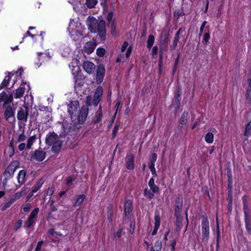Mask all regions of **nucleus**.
<instances>
[{
	"instance_id": "nucleus-1",
	"label": "nucleus",
	"mask_w": 251,
	"mask_h": 251,
	"mask_svg": "<svg viewBox=\"0 0 251 251\" xmlns=\"http://www.w3.org/2000/svg\"><path fill=\"white\" fill-rule=\"evenodd\" d=\"M91 97L87 96L86 104L80 109L78 100L71 101L68 105V112L74 124H82L85 121L89 111V106L91 105Z\"/></svg>"
},
{
	"instance_id": "nucleus-2",
	"label": "nucleus",
	"mask_w": 251,
	"mask_h": 251,
	"mask_svg": "<svg viewBox=\"0 0 251 251\" xmlns=\"http://www.w3.org/2000/svg\"><path fill=\"white\" fill-rule=\"evenodd\" d=\"M88 29L92 33H98L101 40L106 39V29L105 22L103 20L98 21L93 17H89L87 20Z\"/></svg>"
},
{
	"instance_id": "nucleus-3",
	"label": "nucleus",
	"mask_w": 251,
	"mask_h": 251,
	"mask_svg": "<svg viewBox=\"0 0 251 251\" xmlns=\"http://www.w3.org/2000/svg\"><path fill=\"white\" fill-rule=\"evenodd\" d=\"M19 163L17 161L12 162L4 171L3 173L4 179L2 182L4 186L6 185L8 180L13 176L15 170L19 167Z\"/></svg>"
},
{
	"instance_id": "nucleus-4",
	"label": "nucleus",
	"mask_w": 251,
	"mask_h": 251,
	"mask_svg": "<svg viewBox=\"0 0 251 251\" xmlns=\"http://www.w3.org/2000/svg\"><path fill=\"white\" fill-rule=\"evenodd\" d=\"M202 241L206 243L209 235V222L206 218H203L201 222Z\"/></svg>"
},
{
	"instance_id": "nucleus-5",
	"label": "nucleus",
	"mask_w": 251,
	"mask_h": 251,
	"mask_svg": "<svg viewBox=\"0 0 251 251\" xmlns=\"http://www.w3.org/2000/svg\"><path fill=\"white\" fill-rule=\"evenodd\" d=\"M161 37V38L164 37V39H161L159 43V57H163V53L168 48V43L169 41V34H162Z\"/></svg>"
},
{
	"instance_id": "nucleus-6",
	"label": "nucleus",
	"mask_w": 251,
	"mask_h": 251,
	"mask_svg": "<svg viewBox=\"0 0 251 251\" xmlns=\"http://www.w3.org/2000/svg\"><path fill=\"white\" fill-rule=\"evenodd\" d=\"M29 115V108L26 105H24L19 108L17 117L19 121L26 122Z\"/></svg>"
},
{
	"instance_id": "nucleus-7",
	"label": "nucleus",
	"mask_w": 251,
	"mask_h": 251,
	"mask_svg": "<svg viewBox=\"0 0 251 251\" xmlns=\"http://www.w3.org/2000/svg\"><path fill=\"white\" fill-rule=\"evenodd\" d=\"M39 110L45 122H49L52 119V109L50 107L40 105Z\"/></svg>"
},
{
	"instance_id": "nucleus-8",
	"label": "nucleus",
	"mask_w": 251,
	"mask_h": 251,
	"mask_svg": "<svg viewBox=\"0 0 251 251\" xmlns=\"http://www.w3.org/2000/svg\"><path fill=\"white\" fill-rule=\"evenodd\" d=\"M73 129L74 127L72 126L71 124L64 122L60 125L59 136L60 137H65Z\"/></svg>"
},
{
	"instance_id": "nucleus-9",
	"label": "nucleus",
	"mask_w": 251,
	"mask_h": 251,
	"mask_svg": "<svg viewBox=\"0 0 251 251\" xmlns=\"http://www.w3.org/2000/svg\"><path fill=\"white\" fill-rule=\"evenodd\" d=\"M46 153L42 150H37L34 151L30 152V160H35L41 162L43 161L46 157Z\"/></svg>"
},
{
	"instance_id": "nucleus-10",
	"label": "nucleus",
	"mask_w": 251,
	"mask_h": 251,
	"mask_svg": "<svg viewBox=\"0 0 251 251\" xmlns=\"http://www.w3.org/2000/svg\"><path fill=\"white\" fill-rule=\"evenodd\" d=\"M105 75V68L103 64H100L97 68L96 81L97 84H100Z\"/></svg>"
},
{
	"instance_id": "nucleus-11",
	"label": "nucleus",
	"mask_w": 251,
	"mask_h": 251,
	"mask_svg": "<svg viewBox=\"0 0 251 251\" xmlns=\"http://www.w3.org/2000/svg\"><path fill=\"white\" fill-rule=\"evenodd\" d=\"M3 107L5 108L4 113L5 120L9 123L14 122L15 118L14 117V111L12 107L9 105H5V106Z\"/></svg>"
},
{
	"instance_id": "nucleus-12",
	"label": "nucleus",
	"mask_w": 251,
	"mask_h": 251,
	"mask_svg": "<svg viewBox=\"0 0 251 251\" xmlns=\"http://www.w3.org/2000/svg\"><path fill=\"white\" fill-rule=\"evenodd\" d=\"M59 137L54 132H50L46 137V143L48 145H52L59 140Z\"/></svg>"
},
{
	"instance_id": "nucleus-13",
	"label": "nucleus",
	"mask_w": 251,
	"mask_h": 251,
	"mask_svg": "<svg viewBox=\"0 0 251 251\" xmlns=\"http://www.w3.org/2000/svg\"><path fill=\"white\" fill-rule=\"evenodd\" d=\"M83 69L88 74H92L95 71L96 66L89 61H85L83 63Z\"/></svg>"
},
{
	"instance_id": "nucleus-14",
	"label": "nucleus",
	"mask_w": 251,
	"mask_h": 251,
	"mask_svg": "<svg viewBox=\"0 0 251 251\" xmlns=\"http://www.w3.org/2000/svg\"><path fill=\"white\" fill-rule=\"evenodd\" d=\"M96 46V42L94 40L87 42L84 47V51L87 54L91 53L94 51Z\"/></svg>"
},
{
	"instance_id": "nucleus-15",
	"label": "nucleus",
	"mask_w": 251,
	"mask_h": 251,
	"mask_svg": "<svg viewBox=\"0 0 251 251\" xmlns=\"http://www.w3.org/2000/svg\"><path fill=\"white\" fill-rule=\"evenodd\" d=\"M182 207V198L178 197L176 201L175 213L176 215H179Z\"/></svg>"
},
{
	"instance_id": "nucleus-16",
	"label": "nucleus",
	"mask_w": 251,
	"mask_h": 251,
	"mask_svg": "<svg viewBox=\"0 0 251 251\" xmlns=\"http://www.w3.org/2000/svg\"><path fill=\"white\" fill-rule=\"evenodd\" d=\"M124 206V214L126 216L132 210V202L130 200H126L125 201Z\"/></svg>"
},
{
	"instance_id": "nucleus-17",
	"label": "nucleus",
	"mask_w": 251,
	"mask_h": 251,
	"mask_svg": "<svg viewBox=\"0 0 251 251\" xmlns=\"http://www.w3.org/2000/svg\"><path fill=\"white\" fill-rule=\"evenodd\" d=\"M126 168L129 170H132L134 168V156L132 154L127 157Z\"/></svg>"
},
{
	"instance_id": "nucleus-18",
	"label": "nucleus",
	"mask_w": 251,
	"mask_h": 251,
	"mask_svg": "<svg viewBox=\"0 0 251 251\" xmlns=\"http://www.w3.org/2000/svg\"><path fill=\"white\" fill-rule=\"evenodd\" d=\"M102 116V109L100 106L96 112V115L93 119V123L95 124L100 123Z\"/></svg>"
},
{
	"instance_id": "nucleus-19",
	"label": "nucleus",
	"mask_w": 251,
	"mask_h": 251,
	"mask_svg": "<svg viewBox=\"0 0 251 251\" xmlns=\"http://www.w3.org/2000/svg\"><path fill=\"white\" fill-rule=\"evenodd\" d=\"M62 145V142L61 140L59 139L52 145L51 151L54 153L58 152L61 150Z\"/></svg>"
},
{
	"instance_id": "nucleus-20",
	"label": "nucleus",
	"mask_w": 251,
	"mask_h": 251,
	"mask_svg": "<svg viewBox=\"0 0 251 251\" xmlns=\"http://www.w3.org/2000/svg\"><path fill=\"white\" fill-rule=\"evenodd\" d=\"M246 228L248 233L251 234V216L250 215H244Z\"/></svg>"
},
{
	"instance_id": "nucleus-21",
	"label": "nucleus",
	"mask_w": 251,
	"mask_h": 251,
	"mask_svg": "<svg viewBox=\"0 0 251 251\" xmlns=\"http://www.w3.org/2000/svg\"><path fill=\"white\" fill-rule=\"evenodd\" d=\"M26 176V171L24 170H21L18 176V181L20 185L23 184L25 182V177Z\"/></svg>"
},
{
	"instance_id": "nucleus-22",
	"label": "nucleus",
	"mask_w": 251,
	"mask_h": 251,
	"mask_svg": "<svg viewBox=\"0 0 251 251\" xmlns=\"http://www.w3.org/2000/svg\"><path fill=\"white\" fill-rule=\"evenodd\" d=\"M70 33L72 38L74 40H78L82 36V33L80 31L76 29H73V28H71V31H70Z\"/></svg>"
},
{
	"instance_id": "nucleus-23",
	"label": "nucleus",
	"mask_w": 251,
	"mask_h": 251,
	"mask_svg": "<svg viewBox=\"0 0 251 251\" xmlns=\"http://www.w3.org/2000/svg\"><path fill=\"white\" fill-rule=\"evenodd\" d=\"M149 186L153 193H157L159 191V187L155 185L154 180L153 177L151 178L149 182Z\"/></svg>"
},
{
	"instance_id": "nucleus-24",
	"label": "nucleus",
	"mask_w": 251,
	"mask_h": 251,
	"mask_svg": "<svg viewBox=\"0 0 251 251\" xmlns=\"http://www.w3.org/2000/svg\"><path fill=\"white\" fill-rule=\"evenodd\" d=\"M242 201L243 203V211L244 215H250L249 208L248 205L247 198L246 196H244L242 197Z\"/></svg>"
},
{
	"instance_id": "nucleus-25",
	"label": "nucleus",
	"mask_w": 251,
	"mask_h": 251,
	"mask_svg": "<svg viewBox=\"0 0 251 251\" xmlns=\"http://www.w3.org/2000/svg\"><path fill=\"white\" fill-rule=\"evenodd\" d=\"M25 91V88L23 87H20L18 89H17L16 91V93L15 94V98L16 99H19L22 98Z\"/></svg>"
},
{
	"instance_id": "nucleus-26",
	"label": "nucleus",
	"mask_w": 251,
	"mask_h": 251,
	"mask_svg": "<svg viewBox=\"0 0 251 251\" xmlns=\"http://www.w3.org/2000/svg\"><path fill=\"white\" fill-rule=\"evenodd\" d=\"M157 159V155L155 153H151L150 157V161L148 163L149 167H154V163L156 161Z\"/></svg>"
},
{
	"instance_id": "nucleus-27",
	"label": "nucleus",
	"mask_w": 251,
	"mask_h": 251,
	"mask_svg": "<svg viewBox=\"0 0 251 251\" xmlns=\"http://www.w3.org/2000/svg\"><path fill=\"white\" fill-rule=\"evenodd\" d=\"M85 195H80L77 196L76 197V201L74 204V206L75 207L80 206L83 201Z\"/></svg>"
},
{
	"instance_id": "nucleus-28",
	"label": "nucleus",
	"mask_w": 251,
	"mask_h": 251,
	"mask_svg": "<svg viewBox=\"0 0 251 251\" xmlns=\"http://www.w3.org/2000/svg\"><path fill=\"white\" fill-rule=\"evenodd\" d=\"M102 95V88L101 86H98L95 91L94 98L101 99Z\"/></svg>"
},
{
	"instance_id": "nucleus-29",
	"label": "nucleus",
	"mask_w": 251,
	"mask_h": 251,
	"mask_svg": "<svg viewBox=\"0 0 251 251\" xmlns=\"http://www.w3.org/2000/svg\"><path fill=\"white\" fill-rule=\"evenodd\" d=\"M154 41V37L153 35L150 34L148 37L147 41V47L149 49H151L153 46Z\"/></svg>"
},
{
	"instance_id": "nucleus-30",
	"label": "nucleus",
	"mask_w": 251,
	"mask_h": 251,
	"mask_svg": "<svg viewBox=\"0 0 251 251\" xmlns=\"http://www.w3.org/2000/svg\"><path fill=\"white\" fill-rule=\"evenodd\" d=\"M188 117V112H184L181 116L179 122L181 125H185L186 123Z\"/></svg>"
},
{
	"instance_id": "nucleus-31",
	"label": "nucleus",
	"mask_w": 251,
	"mask_h": 251,
	"mask_svg": "<svg viewBox=\"0 0 251 251\" xmlns=\"http://www.w3.org/2000/svg\"><path fill=\"white\" fill-rule=\"evenodd\" d=\"M214 135L211 132L207 133L205 136V140L208 143H212L213 142Z\"/></svg>"
},
{
	"instance_id": "nucleus-32",
	"label": "nucleus",
	"mask_w": 251,
	"mask_h": 251,
	"mask_svg": "<svg viewBox=\"0 0 251 251\" xmlns=\"http://www.w3.org/2000/svg\"><path fill=\"white\" fill-rule=\"evenodd\" d=\"M161 248H162L161 242L157 241L155 243L154 247L151 248V251H161Z\"/></svg>"
},
{
	"instance_id": "nucleus-33",
	"label": "nucleus",
	"mask_w": 251,
	"mask_h": 251,
	"mask_svg": "<svg viewBox=\"0 0 251 251\" xmlns=\"http://www.w3.org/2000/svg\"><path fill=\"white\" fill-rule=\"evenodd\" d=\"M179 38L175 36L173 44L170 46V50L171 51L174 50L177 46Z\"/></svg>"
},
{
	"instance_id": "nucleus-34",
	"label": "nucleus",
	"mask_w": 251,
	"mask_h": 251,
	"mask_svg": "<svg viewBox=\"0 0 251 251\" xmlns=\"http://www.w3.org/2000/svg\"><path fill=\"white\" fill-rule=\"evenodd\" d=\"M36 139V137L35 136H32L28 138L27 140V143L26 145L27 148L30 149L33 143L34 142Z\"/></svg>"
},
{
	"instance_id": "nucleus-35",
	"label": "nucleus",
	"mask_w": 251,
	"mask_h": 251,
	"mask_svg": "<svg viewBox=\"0 0 251 251\" xmlns=\"http://www.w3.org/2000/svg\"><path fill=\"white\" fill-rule=\"evenodd\" d=\"M181 92L179 88H178L176 92V102L177 104L179 103L181 100Z\"/></svg>"
},
{
	"instance_id": "nucleus-36",
	"label": "nucleus",
	"mask_w": 251,
	"mask_h": 251,
	"mask_svg": "<svg viewBox=\"0 0 251 251\" xmlns=\"http://www.w3.org/2000/svg\"><path fill=\"white\" fill-rule=\"evenodd\" d=\"M176 225L177 226V230H180L181 228V223L182 219L181 217H179V215H176Z\"/></svg>"
},
{
	"instance_id": "nucleus-37",
	"label": "nucleus",
	"mask_w": 251,
	"mask_h": 251,
	"mask_svg": "<svg viewBox=\"0 0 251 251\" xmlns=\"http://www.w3.org/2000/svg\"><path fill=\"white\" fill-rule=\"evenodd\" d=\"M97 3V0H87L86 4L89 8H93Z\"/></svg>"
},
{
	"instance_id": "nucleus-38",
	"label": "nucleus",
	"mask_w": 251,
	"mask_h": 251,
	"mask_svg": "<svg viewBox=\"0 0 251 251\" xmlns=\"http://www.w3.org/2000/svg\"><path fill=\"white\" fill-rule=\"evenodd\" d=\"M39 211V208H35L30 213L29 217L36 219V216Z\"/></svg>"
},
{
	"instance_id": "nucleus-39",
	"label": "nucleus",
	"mask_w": 251,
	"mask_h": 251,
	"mask_svg": "<svg viewBox=\"0 0 251 251\" xmlns=\"http://www.w3.org/2000/svg\"><path fill=\"white\" fill-rule=\"evenodd\" d=\"M144 195L145 196L148 197L150 199H151L153 196V194L148 189H145L144 191Z\"/></svg>"
},
{
	"instance_id": "nucleus-40",
	"label": "nucleus",
	"mask_w": 251,
	"mask_h": 251,
	"mask_svg": "<svg viewBox=\"0 0 251 251\" xmlns=\"http://www.w3.org/2000/svg\"><path fill=\"white\" fill-rule=\"evenodd\" d=\"M35 220L31 218L28 217V220L25 223V226L27 228H29L32 224L35 222Z\"/></svg>"
},
{
	"instance_id": "nucleus-41",
	"label": "nucleus",
	"mask_w": 251,
	"mask_h": 251,
	"mask_svg": "<svg viewBox=\"0 0 251 251\" xmlns=\"http://www.w3.org/2000/svg\"><path fill=\"white\" fill-rule=\"evenodd\" d=\"M251 130V121L246 126L245 132L244 135L245 136H249L251 134L250 131Z\"/></svg>"
},
{
	"instance_id": "nucleus-42",
	"label": "nucleus",
	"mask_w": 251,
	"mask_h": 251,
	"mask_svg": "<svg viewBox=\"0 0 251 251\" xmlns=\"http://www.w3.org/2000/svg\"><path fill=\"white\" fill-rule=\"evenodd\" d=\"M105 49L102 48H99L97 50V54L100 56L102 57L105 54Z\"/></svg>"
},
{
	"instance_id": "nucleus-43",
	"label": "nucleus",
	"mask_w": 251,
	"mask_h": 251,
	"mask_svg": "<svg viewBox=\"0 0 251 251\" xmlns=\"http://www.w3.org/2000/svg\"><path fill=\"white\" fill-rule=\"evenodd\" d=\"M135 224V223L134 221H132L131 219H130L129 224V231L131 234H132L134 231Z\"/></svg>"
},
{
	"instance_id": "nucleus-44",
	"label": "nucleus",
	"mask_w": 251,
	"mask_h": 251,
	"mask_svg": "<svg viewBox=\"0 0 251 251\" xmlns=\"http://www.w3.org/2000/svg\"><path fill=\"white\" fill-rule=\"evenodd\" d=\"M13 98L12 94H10L9 96H8L7 95L6 101H5V102H4L3 106H5V105H7V103L12 102L13 101Z\"/></svg>"
},
{
	"instance_id": "nucleus-45",
	"label": "nucleus",
	"mask_w": 251,
	"mask_h": 251,
	"mask_svg": "<svg viewBox=\"0 0 251 251\" xmlns=\"http://www.w3.org/2000/svg\"><path fill=\"white\" fill-rule=\"evenodd\" d=\"M21 197V195L17 193L14 196H12L10 200L12 201V202L14 203L16 200H18Z\"/></svg>"
},
{
	"instance_id": "nucleus-46",
	"label": "nucleus",
	"mask_w": 251,
	"mask_h": 251,
	"mask_svg": "<svg viewBox=\"0 0 251 251\" xmlns=\"http://www.w3.org/2000/svg\"><path fill=\"white\" fill-rule=\"evenodd\" d=\"M6 98H7V94L3 91L0 94V102L1 101H6Z\"/></svg>"
},
{
	"instance_id": "nucleus-47",
	"label": "nucleus",
	"mask_w": 251,
	"mask_h": 251,
	"mask_svg": "<svg viewBox=\"0 0 251 251\" xmlns=\"http://www.w3.org/2000/svg\"><path fill=\"white\" fill-rule=\"evenodd\" d=\"M155 224L154 226L159 227L160 224V218L158 215H155L154 217Z\"/></svg>"
},
{
	"instance_id": "nucleus-48",
	"label": "nucleus",
	"mask_w": 251,
	"mask_h": 251,
	"mask_svg": "<svg viewBox=\"0 0 251 251\" xmlns=\"http://www.w3.org/2000/svg\"><path fill=\"white\" fill-rule=\"evenodd\" d=\"M13 203L12 202V201L9 200L8 202H7L3 206H2V207L1 208V210L2 211H4L7 208H8V207H9L12 204H13Z\"/></svg>"
},
{
	"instance_id": "nucleus-49",
	"label": "nucleus",
	"mask_w": 251,
	"mask_h": 251,
	"mask_svg": "<svg viewBox=\"0 0 251 251\" xmlns=\"http://www.w3.org/2000/svg\"><path fill=\"white\" fill-rule=\"evenodd\" d=\"M110 28H111V33L113 35H114L115 34V30H116V25L114 22V21H113L110 25Z\"/></svg>"
},
{
	"instance_id": "nucleus-50",
	"label": "nucleus",
	"mask_w": 251,
	"mask_h": 251,
	"mask_svg": "<svg viewBox=\"0 0 251 251\" xmlns=\"http://www.w3.org/2000/svg\"><path fill=\"white\" fill-rule=\"evenodd\" d=\"M22 221L21 220H19L16 223L14 226V229L17 230L19 228H20L22 226Z\"/></svg>"
},
{
	"instance_id": "nucleus-51",
	"label": "nucleus",
	"mask_w": 251,
	"mask_h": 251,
	"mask_svg": "<svg viewBox=\"0 0 251 251\" xmlns=\"http://www.w3.org/2000/svg\"><path fill=\"white\" fill-rule=\"evenodd\" d=\"M113 16V12L110 11L108 13V14L106 16V20L109 23H110L111 21H112Z\"/></svg>"
},
{
	"instance_id": "nucleus-52",
	"label": "nucleus",
	"mask_w": 251,
	"mask_h": 251,
	"mask_svg": "<svg viewBox=\"0 0 251 251\" xmlns=\"http://www.w3.org/2000/svg\"><path fill=\"white\" fill-rule=\"evenodd\" d=\"M25 136L24 135V133H23L19 135L18 138V141L19 142H21L25 141Z\"/></svg>"
},
{
	"instance_id": "nucleus-53",
	"label": "nucleus",
	"mask_w": 251,
	"mask_h": 251,
	"mask_svg": "<svg viewBox=\"0 0 251 251\" xmlns=\"http://www.w3.org/2000/svg\"><path fill=\"white\" fill-rule=\"evenodd\" d=\"M128 42H126V41L125 42L123 43V45L122 46V48H121V51L122 52H124L126 50V49L127 47H128Z\"/></svg>"
},
{
	"instance_id": "nucleus-54",
	"label": "nucleus",
	"mask_w": 251,
	"mask_h": 251,
	"mask_svg": "<svg viewBox=\"0 0 251 251\" xmlns=\"http://www.w3.org/2000/svg\"><path fill=\"white\" fill-rule=\"evenodd\" d=\"M29 191V188L25 187L20 192L18 193L22 196L25 195Z\"/></svg>"
},
{
	"instance_id": "nucleus-55",
	"label": "nucleus",
	"mask_w": 251,
	"mask_h": 251,
	"mask_svg": "<svg viewBox=\"0 0 251 251\" xmlns=\"http://www.w3.org/2000/svg\"><path fill=\"white\" fill-rule=\"evenodd\" d=\"M206 23H207L206 21H204L202 23V25H201V26L200 29V34H199L200 36H201V34L203 32V31L204 27Z\"/></svg>"
},
{
	"instance_id": "nucleus-56",
	"label": "nucleus",
	"mask_w": 251,
	"mask_h": 251,
	"mask_svg": "<svg viewBox=\"0 0 251 251\" xmlns=\"http://www.w3.org/2000/svg\"><path fill=\"white\" fill-rule=\"evenodd\" d=\"M43 243V241L38 242L34 251H39L41 249V247H42Z\"/></svg>"
},
{
	"instance_id": "nucleus-57",
	"label": "nucleus",
	"mask_w": 251,
	"mask_h": 251,
	"mask_svg": "<svg viewBox=\"0 0 251 251\" xmlns=\"http://www.w3.org/2000/svg\"><path fill=\"white\" fill-rule=\"evenodd\" d=\"M31 208V204L29 203H27L26 205L24 206L23 207V210L24 212H28L30 209Z\"/></svg>"
},
{
	"instance_id": "nucleus-58",
	"label": "nucleus",
	"mask_w": 251,
	"mask_h": 251,
	"mask_svg": "<svg viewBox=\"0 0 251 251\" xmlns=\"http://www.w3.org/2000/svg\"><path fill=\"white\" fill-rule=\"evenodd\" d=\"M9 80H10V76L8 75L6 76L2 83L3 84H4L5 86H7L9 83Z\"/></svg>"
},
{
	"instance_id": "nucleus-59",
	"label": "nucleus",
	"mask_w": 251,
	"mask_h": 251,
	"mask_svg": "<svg viewBox=\"0 0 251 251\" xmlns=\"http://www.w3.org/2000/svg\"><path fill=\"white\" fill-rule=\"evenodd\" d=\"M158 51V49L157 46H154L152 48V51H151V54L152 55H154L157 54Z\"/></svg>"
},
{
	"instance_id": "nucleus-60",
	"label": "nucleus",
	"mask_w": 251,
	"mask_h": 251,
	"mask_svg": "<svg viewBox=\"0 0 251 251\" xmlns=\"http://www.w3.org/2000/svg\"><path fill=\"white\" fill-rule=\"evenodd\" d=\"M118 128H119V126L118 125H116L114 126L113 129L112 133H113V137H115V136L117 134V131L118 130Z\"/></svg>"
},
{
	"instance_id": "nucleus-61",
	"label": "nucleus",
	"mask_w": 251,
	"mask_h": 251,
	"mask_svg": "<svg viewBox=\"0 0 251 251\" xmlns=\"http://www.w3.org/2000/svg\"><path fill=\"white\" fill-rule=\"evenodd\" d=\"M41 185H40V184H38L33 189V190H32V195H33V194L34 193H36L38 190L41 187Z\"/></svg>"
},
{
	"instance_id": "nucleus-62",
	"label": "nucleus",
	"mask_w": 251,
	"mask_h": 251,
	"mask_svg": "<svg viewBox=\"0 0 251 251\" xmlns=\"http://www.w3.org/2000/svg\"><path fill=\"white\" fill-rule=\"evenodd\" d=\"M210 38V35L208 33H205L204 35L203 40L206 43L208 41Z\"/></svg>"
},
{
	"instance_id": "nucleus-63",
	"label": "nucleus",
	"mask_w": 251,
	"mask_h": 251,
	"mask_svg": "<svg viewBox=\"0 0 251 251\" xmlns=\"http://www.w3.org/2000/svg\"><path fill=\"white\" fill-rule=\"evenodd\" d=\"M25 146H26V145H25V143H21L19 145L18 149L20 151H22L25 149Z\"/></svg>"
},
{
	"instance_id": "nucleus-64",
	"label": "nucleus",
	"mask_w": 251,
	"mask_h": 251,
	"mask_svg": "<svg viewBox=\"0 0 251 251\" xmlns=\"http://www.w3.org/2000/svg\"><path fill=\"white\" fill-rule=\"evenodd\" d=\"M100 100L101 99L94 98V99L93 100V104L95 106H97L98 104V103H99V102L100 101Z\"/></svg>"
}]
</instances>
